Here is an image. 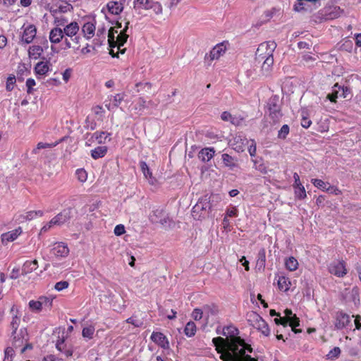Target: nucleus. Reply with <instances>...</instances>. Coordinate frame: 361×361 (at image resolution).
Wrapping results in <instances>:
<instances>
[{"instance_id": "obj_1", "label": "nucleus", "mask_w": 361, "mask_h": 361, "mask_svg": "<svg viewBox=\"0 0 361 361\" xmlns=\"http://www.w3.org/2000/svg\"><path fill=\"white\" fill-rule=\"evenodd\" d=\"M219 336L212 339L216 351L223 361H257L247 353L252 352L250 345L240 336L239 330L233 324L225 326L221 331L218 329Z\"/></svg>"}, {"instance_id": "obj_2", "label": "nucleus", "mask_w": 361, "mask_h": 361, "mask_svg": "<svg viewBox=\"0 0 361 361\" xmlns=\"http://www.w3.org/2000/svg\"><path fill=\"white\" fill-rule=\"evenodd\" d=\"M128 24L126 23V26L122 28L121 23L116 22L114 27L109 30L108 42L110 47V54L113 57H118V54H123L126 48L123 47L125 43L128 38Z\"/></svg>"}, {"instance_id": "obj_3", "label": "nucleus", "mask_w": 361, "mask_h": 361, "mask_svg": "<svg viewBox=\"0 0 361 361\" xmlns=\"http://www.w3.org/2000/svg\"><path fill=\"white\" fill-rule=\"evenodd\" d=\"M276 47L274 41L265 42L260 44L256 51V59L259 62H263L262 71L267 74L274 63L273 53Z\"/></svg>"}, {"instance_id": "obj_4", "label": "nucleus", "mask_w": 361, "mask_h": 361, "mask_svg": "<svg viewBox=\"0 0 361 361\" xmlns=\"http://www.w3.org/2000/svg\"><path fill=\"white\" fill-rule=\"evenodd\" d=\"M211 205L207 197L200 198L192 209V216L196 220L204 219L209 214Z\"/></svg>"}, {"instance_id": "obj_5", "label": "nucleus", "mask_w": 361, "mask_h": 361, "mask_svg": "<svg viewBox=\"0 0 361 361\" xmlns=\"http://www.w3.org/2000/svg\"><path fill=\"white\" fill-rule=\"evenodd\" d=\"M284 317L276 318L274 322L276 324H281L286 326L288 324L291 327L292 331L297 334L301 332L300 330L296 329V326L300 325V320L295 314H293L290 310L286 309L284 311Z\"/></svg>"}, {"instance_id": "obj_6", "label": "nucleus", "mask_w": 361, "mask_h": 361, "mask_svg": "<svg viewBox=\"0 0 361 361\" xmlns=\"http://www.w3.org/2000/svg\"><path fill=\"white\" fill-rule=\"evenodd\" d=\"M15 334L13 341L14 348H21V353L32 348V345L28 343V336L25 329H20L18 332L15 331Z\"/></svg>"}, {"instance_id": "obj_7", "label": "nucleus", "mask_w": 361, "mask_h": 361, "mask_svg": "<svg viewBox=\"0 0 361 361\" xmlns=\"http://www.w3.org/2000/svg\"><path fill=\"white\" fill-rule=\"evenodd\" d=\"M229 47L228 41H223L220 43L216 44L209 51V54H206L205 60L209 61H213L214 60L219 59L223 56Z\"/></svg>"}, {"instance_id": "obj_8", "label": "nucleus", "mask_w": 361, "mask_h": 361, "mask_svg": "<svg viewBox=\"0 0 361 361\" xmlns=\"http://www.w3.org/2000/svg\"><path fill=\"white\" fill-rule=\"evenodd\" d=\"M37 35V27L34 24L25 23L20 28V41L25 44L31 43Z\"/></svg>"}, {"instance_id": "obj_9", "label": "nucleus", "mask_w": 361, "mask_h": 361, "mask_svg": "<svg viewBox=\"0 0 361 361\" xmlns=\"http://www.w3.org/2000/svg\"><path fill=\"white\" fill-rule=\"evenodd\" d=\"M267 114L273 122L279 120L282 114L281 112V104L278 97H273L270 98L267 103Z\"/></svg>"}, {"instance_id": "obj_10", "label": "nucleus", "mask_w": 361, "mask_h": 361, "mask_svg": "<svg viewBox=\"0 0 361 361\" xmlns=\"http://www.w3.org/2000/svg\"><path fill=\"white\" fill-rule=\"evenodd\" d=\"M52 298L41 296L36 300H30L28 302V307L33 312H40L44 307L50 308L52 306Z\"/></svg>"}, {"instance_id": "obj_11", "label": "nucleus", "mask_w": 361, "mask_h": 361, "mask_svg": "<svg viewBox=\"0 0 361 361\" xmlns=\"http://www.w3.org/2000/svg\"><path fill=\"white\" fill-rule=\"evenodd\" d=\"M64 37H68L71 41L75 44H79L80 37L78 35V32L80 30V26L77 22H71L62 30Z\"/></svg>"}, {"instance_id": "obj_12", "label": "nucleus", "mask_w": 361, "mask_h": 361, "mask_svg": "<svg viewBox=\"0 0 361 361\" xmlns=\"http://www.w3.org/2000/svg\"><path fill=\"white\" fill-rule=\"evenodd\" d=\"M126 94L124 92L117 93L114 95H109L104 101V106L109 111H114L124 100Z\"/></svg>"}, {"instance_id": "obj_13", "label": "nucleus", "mask_w": 361, "mask_h": 361, "mask_svg": "<svg viewBox=\"0 0 361 361\" xmlns=\"http://www.w3.org/2000/svg\"><path fill=\"white\" fill-rule=\"evenodd\" d=\"M64 38L63 30L61 27H54L51 29L49 34V39L51 44V50L53 52H57L56 50L55 44H59Z\"/></svg>"}, {"instance_id": "obj_14", "label": "nucleus", "mask_w": 361, "mask_h": 361, "mask_svg": "<svg viewBox=\"0 0 361 361\" xmlns=\"http://www.w3.org/2000/svg\"><path fill=\"white\" fill-rule=\"evenodd\" d=\"M51 71V64L47 61L37 62L34 67V73L37 79L45 78Z\"/></svg>"}, {"instance_id": "obj_15", "label": "nucleus", "mask_w": 361, "mask_h": 361, "mask_svg": "<svg viewBox=\"0 0 361 361\" xmlns=\"http://www.w3.org/2000/svg\"><path fill=\"white\" fill-rule=\"evenodd\" d=\"M329 271L338 276L343 277L347 274V269L343 261L335 260L329 265Z\"/></svg>"}, {"instance_id": "obj_16", "label": "nucleus", "mask_w": 361, "mask_h": 361, "mask_svg": "<svg viewBox=\"0 0 361 361\" xmlns=\"http://www.w3.org/2000/svg\"><path fill=\"white\" fill-rule=\"evenodd\" d=\"M123 10V4L120 1H111L107 3L105 7H103L102 12L106 16V13L112 15H118Z\"/></svg>"}, {"instance_id": "obj_17", "label": "nucleus", "mask_w": 361, "mask_h": 361, "mask_svg": "<svg viewBox=\"0 0 361 361\" xmlns=\"http://www.w3.org/2000/svg\"><path fill=\"white\" fill-rule=\"evenodd\" d=\"M71 216V210L70 209H65L54 218L50 220V224H54L56 226H61L66 222H67Z\"/></svg>"}, {"instance_id": "obj_18", "label": "nucleus", "mask_w": 361, "mask_h": 361, "mask_svg": "<svg viewBox=\"0 0 361 361\" xmlns=\"http://www.w3.org/2000/svg\"><path fill=\"white\" fill-rule=\"evenodd\" d=\"M23 230L21 227L4 233L1 235V240L2 244L6 245L8 243L16 240L22 233Z\"/></svg>"}, {"instance_id": "obj_19", "label": "nucleus", "mask_w": 361, "mask_h": 361, "mask_svg": "<svg viewBox=\"0 0 361 361\" xmlns=\"http://www.w3.org/2000/svg\"><path fill=\"white\" fill-rule=\"evenodd\" d=\"M51 251L52 254L57 257H66L69 254L68 245L62 242L54 243Z\"/></svg>"}, {"instance_id": "obj_20", "label": "nucleus", "mask_w": 361, "mask_h": 361, "mask_svg": "<svg viewBox=\"0 0 361 361\" xmlns=\"http://www.w3.org/2000/svg\"><path fill=\"white\" fill-rule=\"evenodd\" d=\"M151 339L158 345L164 349L169 348V342L167 338L161 332H153L151 335Z\"/></svg>"}, {"instance_id": "obj_21", "label": "nucleus", "mask_w": 361, "mask_h": 361, "mask_svg": "<svg viewBox=\"0 0 361 361\" xmlns=\"http://www.w3.org/2000/svg\"><path fill=\"white\" fill-rule=\"evenodd\" d=\"M350 322V316L343 312H338L336 317L335 326L338 329L345 328Z\"/></svg>"}, {"instance_id": "obj_22", "label": "nucleus", "mask_w": 361, "mask_h": 361, "mask_svg": "<svg viewBox=\"0 0 361 361\" xmlns=\"http://www.w3.org/2000/svg\"><path fill=\"white\" fill-rule=\"evenodd\" d=\"M28 56L30 59L37 60L40 59L44 53V49L42 46L37 44H33L29 47Z\"/></svg>"}, {"instance_id": "obj_23", "label": "nucleus", "mask_w": 361, "mask_h": 361, "mask_svg": "<svg viewBox=\"0 0 361 361\" xmlns=\"http://www.w3.org/2000/svg\"><path fill=\"white\" fill-rule=\"evenodd\" d=\"M95 30V24L93 22L85 23L82 27V32L83 35L87 39H90L94 37Z\"/></svg>"}, {"instance_id": "obj_24", "label": "nucleus", "mask_w": 361, "mask_h": 361, "mask_svg": "<svg viewBox=\"0 0 361 361\" xmlns=\"http://www.w3.org/2000/svg\"><path fill=\"white\" fill-rule=\"evenodd\" d=\"M221 159L225 166L230 169H233L238 167V159L224 153L221 155Z\"/></svg>"}, {"instance_id": "obj_25", "label": "nucleus", "mask_w": 361, "mask_h": 361, "mask_svg": "<svg viewBox=\"0 0 361 361\" xmlns=\"http://www.w3.org/2000/svg\"><path fill=\"white\" fill-rule=\"evenodd\" d=\"M38 267V262L37 259L27 260L23 265L22 274H28L36 270Z\"/></svg>"}, {"instance_id": "obj_26", "label": "nucleus", "mask_w": 361, "mask_h": 361, "mask_svg": "<svg viewBox=\"0 0 361 361\" xmlns=\"http://www.w3.org/2000/svg\"><path fill=\"white\" fill-rule=\"evenodd\" d=\"M148 107L147 102L142 97H139L135 101L130 111H135L136 114H140Z\"/></svg>"}, {"instance_id": "obj_27", "label": "nucleus", "mask_w": 361, "mask_h": 361, "mask_svg": "<svg viewBox=\"0 0 361 361\" xmlns=\"http://www.w3.org/2000/svg\"><path fill=\"white\" fill-rule=\"evenodd\" d=\"M293 188L294 189V195L295 198L299 200H304L307 197V193L305 187L302 183H293Z\"/></svg>"}, {"instance_id": "obj_28", "label": "nucleus", "mask_w": 361, "mask_h": 361, "mask_svg": "<svg viewBox=\"0 0 361 361\" xmlns=\"http://www.w3.org/2000/svg\"><path fill=\"white\" fill-rule=\"evenodd\" d=\"M279 288L284 292L288 291L291 286V282L288 277L280 276L277 280Z\"/></svg>"}, {"instance_id": "obj_29", "label": "nucleus", "mask_w": 361, "mask_h": 361, "mask_svg": "<svg viewBox=\"0 0 361 361\" xmlns=\"http://www.w3.org/2000/svg\"><path fill=\"white\" fill-rule=\"evenodd\" d=\"M285 267L290 271H294L298 269L299 263L294 257H289L284 261Z\"/></svg>"}, {"instance_id": "obj_30", "label": "nucleus", "mask_w": 361, "mask_h": 361, "mask_svg": "<svg viewBox=\"0 0 361 361\" xmlns=\"http://www.w3.org/2000/svg\"><path fill=\"white\" fill-rule=\"evenodd\" d=\"M107 152V147L99 146L91 150V156L94 159L104 157Z\"/></svg>"}, {"instance_id": "obj_31", "label": "nucleus", "mask_w": 361, "mask_h": 361, "mask_svg": "<svg viewBox=\"0 0 361 361\" xmlns=\"http://www.w3.org/2000/svg\"><path fill=\"white\" fill-rule=\"evenodd\" d=\"M214 152L212 148L202 149L199 153V158L203 161H209L214 157Z\"/></svg>"}, {"instance_id": "obj_32", "label": "nucleus", "mask_w": 361, "mask_h": 361, "mask_svg": "<svg viewBox=\"0 0 361 361\" xmlns=\"http://www.w3.org/2000/svg\"><path fill=\"white\" fill-rule=\"evenodd\" d=\"M95 332V327L92 324H88L83 327L82 336L85 340L93 338Z\"/></svg>"}, {"instance_id": "obj_33", "label": "nucleus", "mask_w": 361, "mask_h": 361, "mask_svg": "<svg viewBox=\"0 0 361 361\" xmlns=\"http://www.w3.org/2000/svg\"><path fill=\"white\" fill-rule=\"evenodd\" d=\"M11 312L13 313V318L11 324L12 328L16 331L20 323V316L18 315V307L13 305L11 309Z\"/></svg>"}, {"instance_id": "obj_34", "label": "nucleus", "mask_w": 361, "mask_h": 361, "mask_svg": "<svg viewBox=\"0 0 361 361\" xmlns=\"http://www.w3.org/2000/svg\"><path fill=\"white\" fill-rule=\"evenodd\" d=\"M59 143V142H52V143H47V142H39L37 143L36 147L32 149V153L37 154L39 153V151L40 149L54 147Z\"/></svg>"}, {"instance_id": "obj_35", "label": "nucleus", "mask_w": 361, "mask_h": 361, "mask_svg": "<svg viewBox=\"0 0 361 361\" xmlns=\"http://www.w3.org/2000/svg\"><path fill=\"white\" fill-rule=\"evenodd\" d=\"M152 0H134L133 4L135 9L148 10L150 8Z\"/></svg>"}, {"instance_id": "obj_36", "label": "nucleus", "mask_w": 361, "mask_h": 361, "mask_svg": "<svg viewBox=\"0 0 361 361\" xmlns=\"http://www.w3.org/2000/svg\"><path fill=\"white\" fill-rule=\"evenodd\" d=\"M197 331V327L193 322H189L186 324L184 333L188 337H192L195 336Z\"/></svg>"}, {"instance_id": "obj_37", "label": "nucleus", "mask_w": 361, "mask_h": 361, "mask_svg": "<svg viewBox=\"0 0 361 361\" xmlns=\"http://www.w3.org/2000/svg\"><path fill=\"white\" fill-rule=\"evenodd\" d=\"M341 86L338 85V84L334 85L332 88L331 93L327 95V99H329L331 102H336V99L340 97L339 92L341 91Z\"/></svg>"}, {"instance_id": "obj_38", "label": "nucleus", "mask_w": 361, "mask_h": 361, "mask_svg": "<svg viewBox=\"0 0 361 361\" xmlns=\"http://www.w3.org/2000/svg\"><path fill=\"white\" fill-rule=\"evenodd\" d=\"M43 214L44 212L42 210L29 211L25 213L23 219L27 221H30L37 217H41Z\"/></svg>"}, {"instance_id": "obj_39", "label": "nucleus", "mask_w": 361, "mask_h": 361, "mask_svg": "<svg viewBox=\"0 0 361 361\" xmlns=\"http://www.w3.org/2000/svg\"><path fill=\"white\" fill-rule=\"evenodd\" d=\"M311 182L316 188L325 192H326L327 188L329 185V183L324 182V180L318 178H313L311 180Z\"/></svg>"}, {"instance_id": "obj_40", "label": "nucleus", "mask_w": 361, "mask_h": 361, "mask_svg": "<svg viewBox=\"0 0 361 361\" xmlns=\"http://www.w3.org/2000/svg\"><path fill=\"white\" fill-rule=\"evenodd\" d=\"M65 340L63 338H59L57 340L56 343V348L60 352H63L66 354V356L72 355V352L70 350H65Z\"/></svg>"}, {"instance_id": "obj_41", "label": "nucleus", "mask_w": 361, "mask_h": 361, "mask_svg": "<svg viewBox=\"0 0 361 361\" xmlns=\"http://www.w3.org/2000/svg\"><path fill=\"white\" fill-rule=\"evenodd\" d=\"M75 176L78 180L84 183L87 179V172L84 169H78L75 171Z\"/></svg>"}, {"instance_id": "obj_42", "label": "nucleus", "mask_w": 361, "mask_h": 361, "mask_svg": "<svg viewBox=\"0 0 361 361\" xmlns=\"http://www.w3.org/2000/svg\"><path fill=\"white\" fill-rule=\"evenodd\" d=\"M15 356V350L13 347H8L4 350L3 361H13Z\"/></svg>"}, {"instance_id": "obj_43", "label": "nucleus", "mask_w": 361, "mask_h": 361, "mask_svg": "<svg viewBox=\"0 0 361 361\" xmlns=\"http://www.w3.org/2000/svg\"><path fill=\"white\" fill-rule=\"evenodd\" d=\"M140 168H141V170L146 178H147L149 180L152 179V173L150 171V169H149V166H147V164H146V162L141 161L140 162Z\"/></svg>"}, {"instance_id": "obj_44", "label": "nucleus", "mask_w": 361, "mask_h": 361, "mask_svg": "<svg viewBox=\"0 0 361 361\" xmlns=\"http://www.w3.org/2000/svg\"><path fill=\"white\" fill-rule=\"evenodd\" d=\"M109 135L110 134L106 132H95L93 134V137H94L99 143H102Z\"/></svg>"}, {"instance_id": "obj_45", "label": "nucleus", "mask_w": 361, "mask_h": 361, "mask_svg": "<svg viewBox=\"0 0 361 361\" xmlns=\"http://www.w3.org/2000/svg\"><path fill=\"white\" fill-rule=\"evenodd\" d=\"M16 80L13 75H11L7 78L6 83V89L7 91H11L14 88Z\"/></svg>"}, {"instance_id": "obj_46", "label": "nucleus", "mask_w": 361, "mask_h": 361, "mask_svg": "<svg viewBox=\"0 0 361 361\" xmlns=\"http://www.w3.org/2000/svg\"><path fill=\"white\" fill-rule=\"evenodd\" d=\"M252 161L254 163V167L256 170L260 171L262 173H267V167L263 163H262L260 160L253 159Z\"/></svg>"}, {"instance_id": "obj_47", "label": "nucleus", "mask_w": 361, "mask_h": 361, "mask_svg": "<svg viewBox=\"0 0 361 361\" xmlns=\"http://www.w3.org/2000/svg\"><path fill=\"white\" fill-rule=\"evenodd\" d=\"M340 354L341 349L338 347H335L329 352L326 357L329 360H335L339 357Z\"/></svg>"}, {"instance_id": "obj_48", "label": "nucleus", "mask_w": 361, "mask_h": 361, "mask_svg": "<svg viewBox=\"0 0 361 361\" xmlns=\"http://www.w3.org/2000/svg\"><path fill=\"white\" fill-rule=\"evenodd\" d=\"M257 320L259 322V328H262V331L264 334L268 335L269 334V329L265 322L259 316L257 315Z\"/></svg>"}, {"instance_id": "obj_49", "label": "nucleus", "mask_w": 361, "mask_h": 361, "mask_svg": "<svg viewBox=\"0 0 361 361\" xmlns=\"http://www.w3.org/2000/svg\"><path fill=\"white\" fill-rule=\"evenodd\" d=\"M94 114L98 116L99 118L102 119L104 116L105 110L102 106H95L92 108Z\"/></svg>"}, {"instance_id": "obj_50", "label": "nucleus", "mask_w": 361, "mask_h": 361, "mask_svg": "<svg viewBox=\"0 0 361 361\" xmlns=\"http://www.w3.org/2000/svg\"><path fill=\"white\" fill-rule=\"evenodd\" d=\"M289 133V127L288 125H283L278 133V137L280 139H285Z\"/></svg>"}, {"instance_id": "obj_51", "label": "nucleus", "mask_w": 361, "mask_h": 361, "mask_svg": "<svg viewBox=\"0 0 361 361\" xmlns=\"http://www.w3.org/2000/svg\"><path fill=\"white\" fill-rule=\"evenodd\" d=\"M69 286V283L66 281H61L57 282L54 286V289L57 291H62L66 288H68Z\"/></svg>"}, {"instance_id": "obj_52", "label": "nucleus", "mask_w": 361, "mask_h": 361, "mask_svg": "<svg viewBox=\"0 0 361 361\" xmlns=\"http://www.w3.org/2000/svg\"><path fill=\"white\" fill-rule=\"evenodd\" d=\"M149 8H152L153 10V11L157 15L162 13V11H163L162 6L158 2L151 1Z\"/></svg>"}, {"instance_id": "obj_53", "label": "nucleus", "mask_w": 361, "mask_h": 361, "mask_svg": "<svg viewBox=\"0 0 361 361\" xmlns=\"http://www.w3.org/2000/svg\"><path fill=\"white\" fill-rule=\"evenodd\" d=\"M114 233L116 236H121L126 233V228L123 224H118L115 226Z\"/></svg>"}, {"instance_id": "obj_54", "label": "nucleus", "mask_w": 361, "mask_h": 361, "mask_svg": "<svg viewBox=\"0 0 361 361\" xmlns=\"http://www.w3.org/2000/svg\"><path fill=\"white\" fill-rule=\"evenodd\" d=\"M36 85L35 80L33 78H27L26 80L27 92L30 94L33 91V87Z\"/></svg>"}, {"instance_id": "obj_55", "label": "nucleus", "mask_w": 361, "mask_h": 361, "mask_svg": "<svg viewBox=\"0 0 361 361\" xmlns=\"http://www.w3.org/2000/svg\"><path fill=\"white\" fill-rule=\"evenodd\" d=\"M238 209L235 207H233L231 208H228L226 210L225 216L226 217H234L238 216Z\"/></svg>"}, {"instance_id": "obj_56", "label": "nucleus", "mask_w": 361, "mask_h": 361, "mask_svg": "<svg viewBox=\"0 0 361 361\" xmlns=\"http://www.w3.org/2000/svg\"><path fill=\"white\" fill-rule=\"evenodd\" d=\"M192 317L196 321L200 320L203 317V312L202 310L198 308L195 309L192 311Z\"/></svg>"}, {"instance_id": "obj_57", "label": "nucleus", "mask_w": 361, "mask_h": 361, "mask_svg": "<svg viewBox=\"0 0 361 361\" xmlns=\"http://www.w3.org/2000/svg\"><path fill=\"white\" fill-rule=\"evenodd\" d=\"M326 192L336 195H339L342 193L341 190L338 188L331 185H329Z\"/></svg>"}, {"instance_id": "obj_58", "label": "nucleus", "mask_w": 361, "mask_h": 361, "mask_svg": "<svg viewBox=\"0 0 361 361\" xmlns=\"http://www.w3.org/2000/svg\"><path fill=\"white\" fill-rule=\"evenodd\" d=\"M71 75L72 70L71 68H67L62 73V78L66 83L69 81L71 78Z\"/></svg>"}, {"instance_id": "obj_59", "label": "nucleus", "mask_w": 361, "mask_h": 361, "mask_svg": "<svg viewBox=\"0 0 361 361\" xmlns=\"http://www.w3.org/2000/svg\"><path fill=\"white\" fill-rule=\"evenodd\" d=\"M257 147L254 140L251 141V144L248 147V152L251 157H255L256 154Z\"/></svg>"}, {"instance_id": "obj_60", "label": "nucleus", "mask_w": 361, "mask_h": 361, "mask_svg": "<svg viewBox=\"0 0 361 361\" xmlns=\"http://www.w3.org/2000/svg\"><path fill=\"white\" fill-rule=\"evenodd\" d=\"M47 84L51 86H60L61 82L59 78H51L47 80Z\"/></svg>"}, {"instance_id": "obj_61", "label": "nucleus", "mask_w": 361, "mask_h": 361, "mask_svg": "<svg viewBox=\"0 0 361 361\" xmlns=\"http://www.w3.org/2000/svg\"><path fill=\"white\" fill-rule=\"evenodd\" d=\"M312 124L311 120L302 115V120H301V126L305 128H308Z\"/></svg>"}, {"instance_id": "obj_62", "label": "nucleus", "mask_w": 361, "mask_h": 361, "mask_svg": "<svg viewBox=\"0 0 361 361\" xmlns=\"http://www.w3.org/2000/svg\"><path fill=\"white\" fill-rule=\"evenodd\" d=\"M66 23H67V20L64 18H59L58 17H55V18H54V23L56 24L57 27L66 26L65 24Z\"/></svg>"}, {"instance_id": "obj_63", "label": "nucleus", "mask_w": 361, "mask_h": 361, "mask_svg": "<svg viewBox=\"0 0 361 361\" xmlns=\"http://www.w3.org/2000/svg\"><path fill=\"white\" fill-rule=\"evenodd\" d=\"M233 115L228 112V111H224L221 115V118L224 121H228L230 122L232 119Z\"/></svg>"}, {"instance_id": "obj_64", "label": "nucleus", "mask_w": 361, "mask_h": 361, "mask_svg": "<svg viewBox=\"0 0 361 361\" xmlns=\"http://www.w3.org/2000/svg\"><path fill=\"white\" fill-rule=\"evenodd\" d=\"M243 119L242 118L234 116H232V119L230 121V123H231L232 124H233L235 126H240L243 123Z\"/></svg>"}]
</instances>
